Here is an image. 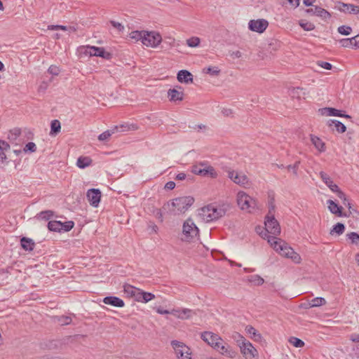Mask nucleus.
I'll list each match as a JSON object with an SVG mask.
<instances>
[{
  "mask_svg": "<svg viewBox=\"0 0 359 359\" xmlns=\"http://www.w3.org/2000/svg\"><path fill=\"white\" fill-rule=\"evenodd\" d=\"M192 196H181L164 204L163 209L172 215H180L185 212L194 203Z\"/></svg>",
  "mask_w": 359,
  "mask_h": 359,
  "instance_id": "f257e3e1",
  "label": "nucleus"
},
{
  "mask_svg": "<svg viewBox=\"0 0 359 359\" xmlns=\"http://www.w3.org/2000/svg\"><path fill=\"white\" fill-rule=\"evenodd\" d=\"M199 215L203 220L210 222L223 217L225 215V210L222 208L209 205L202 208Z\"/></svg>",
  "mask_w": 359,
  "mask_h": 359,
  "instance_id": "f03ea898",
  "label": "nucleus"
},
{
  "mask_svg": "<svg viewBox=\"0 0 359 359\" xmlns=\"http://www.w3.org/2000/svg\"><path fill=\"white\" fill-rule=\"evenodd\" d=\"M236 334L238 337L237 343L244 358L245 359H257L258 351L253 345L249 341L246 340L241 334L238 333Z\"/></svg>",
  "mask_w": 359,
  "mask_h": 359,
  "instance_id": "7ed1b4c3",
  "label": "nucleus"
},
{
  "mask_svg": "<svg viewBox=\"0 0 359 359\" xmlns=\"http://www.w3.org/2000/svg\"><path fill=\"white\" fill-rule=\"evenodd\" d=\"M274 250L281 256L291 259L294 263L298 264L301 262L300 255L283 241H280V243H275Z\"/></svg>",
  "mask_w": 359,
  "mask_h": 359,
  "instance_id": "20e7f679",
  "label": "nucleus"
},
{
  "mask_svg": "<svg viewBox=\"0 0 359 359\" xmlns=\"http://www.w3.org/2000/svg\"><path fill=\"white\" fill-rule=\"evenodd\" d=\"M238 205L242 210L252 212L257 207V201L245 191H238L236 196Z\"/></svg>",
  "mask_w": 359,
  "mask_h": 359,
  "instance_id": "39448f33",
  "label": "nucleus"
},
{
  "mask_svg": "<svg viewBox=\"0 0 359 359\" xmlns=\"http://www.w3.org/2000/svg\"><path fill=\"white\" fill-rule=\"evenodd\" d=\"M171 346L175 350V353L178 359H191V350L189 347L183 342L172 340L171 341Z\"/></svg>",
  "mask_w": 359,
  "mask_h": 359,
  "instance_id": "423d86ee",
  "label": "nucleus"
},
{
  "mask_svg": "<svg viewBox=\"0 0 359 359\" xmlns=\"http://www.w3.org/2000/svg\"><path fill=\"white\" fill-rule=\"evenodd\" d=\"M162 41L161 34L156 32H144L142 43L146 46L157 47Z\"/></svg>",
  "mask_w": 359,
  "mask_h": 359,
  "instance_id": "0eeeda50",
  "label": "nucleus"
},
{
  "mask_svg": "<svg viewBox=\"0 0 359 359\" xmlns=\"http://www.w3.org/2000/svg\"><path fill=\"white\" fill-rule=\"evenodd\" d=\"M320 177L323 182L330 189V190L333 192L337 193V196L341 200H346V197L345 194L340 190L339 187L334 183L330 177V176L325 172L320 171Z\"/></svg>",
  "mask_w": 359,
  "mask_h": 359,
  "instance_id": "6e6552de",
  "label": "nucleus"
},
{
  "mask_svg": "<svg viewBox=\"0 0 359 359\" xmlns=\"http://www.w3.org/2000/svg\"><path fill=\"white\" fill-rule=\"evenodd\" d=\"M228 177L231 179L235 184H237L241 187H247L250 186V182L247 177L243 172H238L235 170L228 171Z\"/></svg>",
  "mask_w": 359,
  "mask_h": 359,
  "instance_id": "1a4fd4ad",
  "label": "nucleus"
},
{
  "mask_svg": "<svg viewBox=\"0 0 359 359\" xmlns=\"http://www.w3.org/2000/svg\"><path fill=\"white\" fill-rule=\"evenodd\" d=\"M83 48L85 49L84 53L90 56L101 57L107 60H110L112 57L111 53L105 51L102 47L87 46Z\"/></svg>",
  "mask_w": 359,
  "mask_h": 359,
  "instance_id": "9d476101",
  "label": "nucleus"
},
{
  "mask_svg": "<svg viewBox=\"0 0 359 359\" xmlns=\"http://www.w3.org/2000/svg\"><path fill=\"white\" fill-rule=\"evenodd\" d=\"M199 230L192 219H187L183 224V234L187 241L194 238L198 234Z\"/></svg>",
  "mask_w": 359,
  "mask_h": 359,
  "instance_id": "9b49d317",
  "label": "nucleus"
},
{
  "mask_svg": "<svg viewBox=\"0 0 359 359\" xmlns=\"http://www.w3.org/2000/svg\"><path fill=\"white\" fill-rule=\"evenodd\" d=\"M130 126L131 127H130L128 126H124V125H121L119 126H116L114 128H113L112 129L107 130L103 132L102 133H101L98 136V140L100 141L107 140L113 134H114L115 133H116L118 131L124 132V131H127V130H130V128H132L133 130L137 129V127L135 125H131Z\"/></svg>",
  "mask_w": 359,
  "mask_h": 359,
  "instance_id": "f8f14e48",
  "label": "nucleus"
},
{
  "mask_svg": "<svg viewBox=\"0 0 359 359\" xmlns=\"http://www.w3.org/2000/svg\"><path fill=\"white\" fill-rule=\"evenodd\" d=\"M201 339L213 348H219V342L223 341L222 337L212 332H203L201 334Z\"/></svg>",
  "mask_w": 359,
  "mask_h": 359,
  "instance_id": "ddd939ff",
  "label": "nucleus"
},
{
  "mask_svg": "<svg viewBox=\"0 0 359 359\" xmlns=\"http://www.w3.org/2000/svg\"><path fill=\"white\" fill-rule=\"evenodd\" d=\"M264 224L266 227L265 229L269 233L278 235L280 233L279 223L275 219L274 215H266Z\"/></svg>",
  "mask_w": 359,
  "mask_h": 359,
  "instance_id": "4468645a",
  "label": "nucleus"
},
{
  "mask_svg": "<svg viewBox=\"0 0 359 359\" xmlns=\"http://www.w3.org/2000/svg\"><path fill=\"white\" fill-rule=\"evenodd\" d=\"M191 172L195 175H201L203 177L210 176L213 179L217 178L218 175L215 169L210 165H205V167L203 168L202 169H199L198 166H192Z\"/></svg>",
  "mask_w": 359,
  "mask_h": 359,
  "instance_id": "2eb2a0df",
  "label": "nucleus"
},
{
  "mask_svg": "<svg viewBox=\"0 0 359 359\" xmlns=\"http://www.w3.org/2000/svg\"><path fill=\"white\" fill-rule=\"evenodd\" d=\"M269 25V22L264 19L251 20L248 23L249 29L258 33L264 32Z\"/></svg>",
  "mask_w": 359,
  "mask_h": 359,
  "instance_id": "dca6fc26",
  "label": "nucleus"
},
{
  "mask_svg": "<svg viewBox=\"0 0 359 359\" xmlns=\"http://www.w3.org/2000/svg\"><path fill=\"white\" fill-rule=\"evenodd\" d=\"M101 196V191L98 189H90L88 190L86 194L88 202L95 208L98 206L100 202Z\"/></svg>",
  "mask_w": 359,
  "mask_h": 359,
  "instance_id": "f3484780",
  "label": "nucleus"
},
{
  "mask_svg": "<svg viewBox=\"0 0 359 359\" xmlns=\"http://www.w3.org/2000/svg\"><path fill=\"white\" fill-rule=\"evenodd\" d=\"M306 12L311 15L320 17L323 20L329 19L331 17L330 13L327 11L317 6L306 9Z\"/></svg>",
  "mask_w": 359,
  "mask_h": 359,
  "instance_id": "a211bd4d",
  "label": "nucleus"
},
{
  "mask_svg": "<svg viewBox=\"0 0 359 359\" xmlns=\"http://www.w3.org/2000/svg\"><path fill=\"white\" fill-rule=\"evenodd\" d=\"M219 348H215L219 351L221 354L233 358L236 357V352L227 344L223 341L219 342Z\"/></svg>",
  "mask_w": 359,
  "mask_h": 359,
  "instance_id": "6ab92c4d",
  "label": "nucleus"
},
{
  "mask_svg": "<svg viewBox=\"0 0 359 359\" xmlns=\"http://www.w3.org/2000/svg\"><path fill=\"white\" fill-rule=\"evenodd\" d=\"M321 111V114L323 115L325 114L327 116H339V117H344L346 118H351V116L348 114H342L340 110H338L332 107H325L320 109Z\"/></svg>",
  "mask_w": 359,
  "mask_h": 359,
  "instance_id": "aec40b11",
  "label": "nucleus"
},
{
  "mask_svg": "<svg viewBox=\"0 0 359 359\" xmlns=\"http://www.w3.org/2000/svg\"><path fill=\"white\" fill-rule=\"evenodd\" d=\"M311 142L315 148L320 153L325 152L326 150L325 143L318 136L310 135Z\"/></svg>",
  "mask_w": 359,
  "mask_h": 359,
  "instance_id": "412c9836",
  "label": "nucleus"
},
{
  "mask_svg": "<svg viewBox=\"0 0 359 359\" xmlns=\"http://www.w3.org/2000/svg\"><path fill=\"white\" fill-rule=\"evenodd\" d=\"M103 302L106 304L111 305L116 307H123L124 302L119 297L115 296L106 297L103 299Z\"/></svg>",
  "mask_w": 359,
  "mask_h": 359,
  "instance_id": "4be33fe9",
  "label": "nucleus"
},
{
  "mask_svg": "<svg viewBox=\"0 0 359 359\" xmlns=\"http://www.w3.org/2000/svg\"><path fill=\"white\" fill-rule=\"evenodd\" d=\"M177 78L180 83H188L193 81V76L191 73L185 69L179 71Z\"/></svg>",
  "mask_w": 359,
  "mask_h": 359,
  "instance_id": "5701e85b",
  "label": "nucleus"
},
{
  "mask_svg": "<svg viewBox=\"0 0 359 359\" xmlns=\"http://www.w3.org/2000/svg\"><path fill=\"white\" fill-rule=\"evenodd\" d=\"M168 97L171 102L182 101L184 99V93L183 91H179L175 88L169 89L168 91Z\"/></svg>",
  "mask_w": 359,
  "mask_h": 359,
  "instance_id": "b1692460",
  "label": "nucleus"
},
{
  "mask_svg": "<svg viewBox=\"0 0 359 359\" xmlns=\"http://www.w3.org/2000/svg\"><path fill=\"white\" fill-rule=\"evenodd\" d=\"M327 205H328V209L332 213V214H334V215H337L339 217H341V216H345L346 217L347 215L346 214H344L343 215L342 214V207L341 206H339L334 201H333L332 200H328L327 202Z\"/></svg>",
  "mask_w": 359,
  "mask_h": 359,
  "instance_id": "393cba45",
  "label": "nucleus"
},
{
  "mask_svg": "<svg viewBox=\"0 0 359 359\" xmlns=\"http://www.w3.org/2000/svg\"><path fill=\"white\" fill-rule=\"evenodd\" d=\"M246 332L250 336V337L255 341H262L263 337L260 333H259L255 327L251 325H248L245 327Z\"/></svg>",
  "mask_w": 359,
  "mask_h": 359,
  "instance_id": "a878e982",
  "label": "nucleus"
},
{
  "mask_svg": "<svg viewBox=\"0 0 359 359\" xmlns=\"http://www.w3.org/2000/svg\"><path fill=\"white\" fill-rule=\"evenodd\" d=\"M20 245L22 248L26 251H32L35 246L33 240L27 237H22L20 239Z\"/></svg>",
  "mask_w": 359,
  "mask_h": 359,
  "instance_id": "bb28decb",
  "label": "nucleus"
},
{
  "mask_svg": "<svg viewBox=\"0 0 359 359\" xmlns=\"http://www.w3.org/2000/svg\"><path fill=\"white\" fill-rule=\"evenodd\" d=\"M329 127L334 126L338 133H343L346 130V127L344 123L337 120H330L327 122Z\"/></svg>",
  "mask_w": 359,
  "mask_h": 359,
  "instance_id": "cd10ccee",
  "label": "nucleus"
},
{
  "mask_svg": "<svg viewBox=\"0 0 359 359\" xmlns=\"http://www.w3.org/2000/svg\"><path fill=\"white\" fill-rule=\"evenodd\" d=\"M91 163L92 159L89 156H80L76 161V165L81 169L86 168L90 165Z\"/></svg>",
  "mask_w": 359,
  "mask_h": 359,
  "instance_id": "c85d7f7f",
  "label": "nucleus"
},
{
  "mask_svg": "<svg viewBox=\"0 0 359 359\" xmlns=\"http://www.w3.org/2000/svg\"><path fill=\"white\" fill-rule=\"evenodd\" d=\"M289 95L292 98L301 99L305 95V93L303 92V88L300 87L291 88L289 89Z\"/></svg>",
  "mask_w": 359,
  "mask_h": 359,
  "instance_id": "c756f323",
  "label": "nucleus"
},
{
  "mask_svg": "<svg viewBox=\"0 0 359 359\" xmlns=\"http://www.w3.org/2000/svg\"><path fill=\"white\" fill-rule=\"evenodd\" d=\"M10 149V145L4 140H0V162L6 159L5 151Z\"/></svg>",
  "mask_w": 359,
  "mask_h": 359,
  "instance_id": "7c9ffc66",
  "label": "nucleus"
},
{
  "mask_svg": "<svg viewBox=\"0 0 359 359\" xmlns=\"http://www.w3.org/2000/svg\"><path fill=\"white\" fill-rule=\"evenodd\" d=\"M335 8L341 12L351 13V10L353 8V4L337 1Z\"/></svg>",
  "mask_w": 359,
  "mask_h": 359,
  "instance_id": "2f4dec72",
  "label": "nucleus"
},
{
  "mask_svg": "<svg viewBox=\"0 0 359 359\" xmlns=\"http://www.w3.org/2000/svg\"><path fill=\"white\" fill-rule=\"evenodd\" d=\"M181 316H179V318L181 320H187L192 318L193 316L196 315V313L189 309H181Z\"/></svg>",
  "mask_w": 359,
  "mask_h": 359,
  "instance_id": "473e14b6",
  "label": "nucleus"
},
{
  "mask_svg": "<svg viewBox=\"0 0 359 359\" xmlns=\"http://www.w3.org/2000/svg\"><path fill=\"white\" fill-rule=\"evenodd\" d=\"M139 288H137L133 285L129 284H125L123 285V292L126 294L127 297L133 298L135 295V292L137 291Z\"/></svg>",
  "mask_w": 359,
  "mask_h": 359,
  "instance_id": "72a5a7b5",
  "label": "nucleus"
},
{
  "mask_svg": "<svg viewBox=\"0 0 359 359\" xmlns=\"http://www.w3.org/2000/svg\"><path fill=\"white\" fill-rule=\"evenodd\" d=\"M61 129V125L60 122L58 120H53L51 121L50 124V135H57Z\"/></svg>",
  "mask_w": 359,
  "mask_h": 359,
  "instance_id": "f704fd0d",
  "label": "nucleus"
},
{
  "mask_svg": "<svg viewBox=\"0 0 359 359\" xmlns=\"http://www.w3.org/2000/svg\"><path fill=\"white\" fill-rule=\"evenodd\" d=\"M345 230V226L342 223L336 224L333 228L330 230V233L333 235L334 233L337 235H341Z\"/></svg>",
  "mask_w": 359,
  "mask_h": 359,
  "instance_id": "c9c22d12",
  "label": "nucleus"
},
{
  "mask_svg": "<svg viewBox=\"0 0 359 359\" xmlns=\"http://www.w3.org/2000/svg\"><path fill=\"white\" fill-rule=\"evenodd\" d=\"M248 280L255 285H262L264 282V279L259 275L250 276L248 277Z\"/></svg>",
  "mask_w": 359,
  "mask_h": 359,
  "instance_id": "e433bc0d",
  "label": "nucleus"
},
{
  "mask_svg": "<svg viewBox=\"0 0 359 359\" xmlns=\"http://www.w3.org/2000/svg\"><path fill=\"white\" fill-rule=\"evenodd\" d=\"M53 212L52 210H45L39 212L36 215V217L39 219L48 220L49 219H50V217H53Z\"/></svg>",
  "mask_w": 359,
  "mask_h": 359,
  "instance_id": "4c0bfd02",
  "label": "nucleus"
},
{
  "mask_svg": "<svg viewBox=\"0 0 359 359\" xmlns=\"http://www.w3.org/2000/svg\"><path fill=\"white\" fill-rule=\"evenodd\" d=\"M57 323L60 325H67L72 323V318L67 316H61L55 317Z\"/></svg>",
  "mask_w": 359,
  "mask_h": 359,
  "instance_id": "58836bf2",
  "label": "nucleus"
},
{
  "mask_svg": "<svg viewBox=\"0 0 359 359\" xmlns=\"http://www.w3.org/2000/svg\"><path fill=\"white\" fill-rule=\"evenodd\" d=\"M326 304V300L323 297H316L313 298L310 303L311 307H316L325 305Z\"/></svg>",
  "mask_w": 359,
  "mask_h": 359,
  "instance_id": "ea45409f",
  "label": "nucleus"
},
{
  "mask_svg": "<svg viewBox=\"0 0 359 359\" xmlns=\"http://www.w3.org/2000/svg\"><path fill=\"white\" fill-rule=\"evenodd\" d=\"M201 42L200 38L197 36H192L187 39V44L188 46L195 48L199 46Z\"/></svg>",
  "mask_w": 359,
  "mask_h": 359,
  "instance_id": "a19ab883",
  "label": "nucleus"
},
{
  "mask_svg": "<svg viewBox=\"0 0 359 359\" xmlns=\"http://www.w3.org/2000/svg\"><path fill=\"white\" fill-rule=\"evenodd\" d=\"M288 341L296 348H302L304 346V342L302 339L295 337H291Z\"/></svg>",
  "mask_w": 359,
  "mask_h": 359,
  "instance_id": "79ce46f5",
  "label": "nucleus"
},
{
  "mask_svg": "<svg viewBox=\"0 0 359 359\" xmlns=\"http://www.w3.org/2000/svg\"><path fill=\"white\" fill-rule=\"evenodd\" d=\"M339 43L344 48H354L353 37L350 39H342L339 41Z\"/></svg>",
  "mask_w": 359,
  "mask_h": 359,
  "instance_id": "37998d69",
  "label": "nucleus"
},
{
  "mask_svg": "<svg viewBox=\"0 0 359 359\" xmlns=\"http://www.w3.org/2000/svg\"><path fill=\"white\" fill-rule=\"evenodd\" d=\"M338 32L342 35H349L352 32V28L350 26L341 25L337 29Z\"/></svg>",
  "mask_w": 359,
  "mask_h": 359,
  "instance_id": "c03bdc74",
  "label": "nucleus"
},
{
  "mask_svg": "<svg viewBox=\"0 0 359 359\" xmlns=\"http://www.w3.org/2000/svg\"><path fill=\"white\" fill-rule=\"evenodd\" d=\"M48 228L51 231L60 232L59 221H50L48 223Z\"/></svg>",
  "mask_w": 359,
  "mask_h": 359,
  "instance_id": "a18cd8bd",
  "label": "nucleus"
},
{
  "mask_svg": "<svg viewBox=\"0 0 359 359\" xmlns=\"http://www.w3.org/2000/svg\"><path fill=\"white\" fill-rule=\"evenodd\" d=\"M145 31H134L132 32L130 35V38L134 39L137 41L140 40L142 42L143 36Z\"/></svg>",
  "mask_w": 359,
  "mask_h": 359,
  "instance_id": "49530a36",
  "label": "nucleus"
},
{
  "mask_svg": "<svg viewBox=\"0 0 359 359\" xmlns=\"http://www.w3.org/2000/svg\"><path fill=\"white\" fill-rule=\"evenodd\" d=\"M142 302L144 303H147L148 302L154 299L155 298V295L151 292H142Z\"/></svg>",
  "mask_w": 359,
  "mask_h": 359,
  "instance_id": "de8ad7c7",
  "label": "nucleus"
},
{
  "mask_svg": "<svg viewBox=\"0 0 359 359\" xmlns=\"http://www.w3.org/2000/svg\"><path fill=\"white\" fill-rule=\"evenodd\" d=\"M275 208V200L273 197H271L269 201V212L267 215H274Z\"/></svg>",
  "mask_w": 359,
  "mask_h": 359,
  "instance_id": "09e8293b",
  "label": "nucleus"
},
{
  "mask_svg": "<svg viewBox=\"0 0 359 359\" xmlns=\"http://www.w3.org/2000/svg\"><path fill=\"white\" fill-rule=\"evenodd\" d=\"M299 25L306 31H311L315 28V26L313 23L309 22H304L302 20L299 22Z\"/></svg>",
  "mask_w": 359,
  "mask_h": 359,
  "instance_id": "8fccbe9b",
  "label": "nucleus"
},
{
  "mask_svg": "<svg viewBox=\"0 0 359 359\" xmlns=\"http://www.w3.org/2000/svg\"><path fill=\"white\" fill-rule=\"evenodd\" d=\"M21 134L20 129L14 128L10 131L8 138L12 140H15Z\"/></svg>",
  "mask_w": 359,
  "mask_h": 359,
  "instance_id": "3c124183",
  "label": "nucleus"
},
{
  "mask_svg": "<svg viewBox=\"0 0 359 359\" xmlns=\"http://www.w3.org/2000/svg\"><path fill=\"white\" fill-rule=\"evenodd\" d=\"M347 237L351 241L353 244L358 245L359 243V235L355 232H351L347 234Z\"/></svg>",
  "mask_w": 359,
  "mask_h": 359,
  "instance_id": "603ef678",
  "label": "nucleus"
},
{
  "mask_svg": "<svg viewBox=\"0 0 359 359\" xmlns=\"http://www.w3.org/2000/svg\"><path fill=\"white\" fill-rule=\"evenodd\" d=\"M219 72L220 69L217 67H209L205 69V73L212 76H217Z\"/></svg>",
  "mask_w": 359,
  "mask_h": 359,
  "instance_id": "864d4df0",
  "label": "nucleus"
},
{
  "mask_svg": "<svg viewBox=\"0 0 359 359\" xmlns=\"http://www.w3.org/2000/svg\"><path fill=\"white\" fill-rule=\"evenodd\" d=\"M36 150V144L32 142H28L25 148H24V151L25 152L27 151H30V152H34Z\"/></svg>",
  "mask_w": 359,
  "mask_h": 359,
  "instance_id": "5fc2aeb1",
  "label": "nucleus"
},
{
  "mask_svg": "<svg viewBox=\"0 0 359 359\" xmlns=\"http://www.w3.org/2000/svg\"><path fill=\"white\" fill-rule=\"evenodd\" d=\"M74 226V223L72 221H68L64 222V225L62 231L67 232L69 231Z\"/></svg>",
  "mask_w": 359,
  "mask_h": 359,
  "instance_id": "6e6d98bb",
  "label": "nucleus"
},
{
  "mask_svg": "<svg viewBox=\"0 0 359 359\" xmlns=\"http://www.w3.org/2000/svg\"><path fill=\"white\" fill-rule=\"evenodd\" d=\"M49 74L53 76H57L60 74V69L57 66L50 65L48 69Z\"/></svg>",
  "mask_w": 359,
  "mask_h": 359,
  "instance_id": "4d7b16f0",
  "label": "nucleus"
},
{
  "mask_svg": "<svg viewBox=\"0 0 359 359\" xmlns=\"http://www.w3.org/2000/svg\"><path fill=\"white\" fill-rule=\"evenodd\" d=\"M317 64L320 67H322L323 69H327V70H330V69H331L332 68V64H330V62H327L318 61Z\"/></svg>",
  "mask_w": 359,
  "mask_h": 359,
  "instance_id": "13d9d810",
  "label": "nucleus"
},
{
  "mask_svg": "<svg viewBox=\"0 0 359 359\" xmlns=\"http://www.w3.org/2000/svg\"><path fill=\"white\" fill-rule=\"evenodd\" d=\"M280 241H282L280 239L277 240V238H276L274 236H268V242L271 244V245L273 247V249H274V246H275V243H280Z\"/></svg>",
  "mask_w": 359,
  "mask_h": 359,
  "instance_id": "bf43d9fd",
  "label": "nucleus"
},
{
  "mask_svg": "<svg viewBox=\"0 0 359 359\" xmlns=\"http://www.w3.org/2000/svg\"><path fill=\"white\" fill-rule=\"evenodd\" d=\"M142 290L140 289H138L137 291L135 292V295L133 297V299H134L135 301L142 302Z\"/></svg>",
  "mask_w": 359,
  "mask_h": 359,
  "instance_id": "052dcab7",
  "label": "nucleus"
},
{
  "mask_svg": "<svg viewBox=\"0 0 359 359\" xmlns=\"http://www.w3.org/2000/svg\"><path fill=\"white\" fill-rule=\"evenodd\" d=\"M67 26H64V25H49L48 27V29L49 30H57V29H61V30H64V31H66L67 30Z\"/></svg>",
  "mask_w": 359,
  "mask_h": 359,
  "instance_id": "680f3d73",
  "label": "nucleus"
},
{
  "mask_svg": "<svg viewBox=\"0 0 359 359\" xmlns=\"http://www.w3.org/2000/svg\"><path fill=\"white\" fill-rule=\"evenodd\" d=\"M111 25L118 29L119 31H122L124 29V27L119 22L111 20Z\"/></svg>",
  "mask_w": 359,
  "mask_h": 359,
  "instance_id": "e2e57ef3",
  "label": "nucleus"
},
{
  "mask_svg": "<svg viewBox=\"0 0 359 359\" xmlns=\"http://www.w3.org/2000/svg\"><path fill=\"white\" fill-rule=\"evenodd\" d=\"M300 164V161H297L293 164V174L295 177L298 176L297 170L299 169V166Z\"/></svg>",
  "mask_w": 359,
  "mask_h": 359,
  "instance_id": "0e129e2a",
  "label": "nucleus"
},
{
  "mask_svg": "<svg viewBox=\"0 0 359 359\" xmlns=\"http://www.w3.org/2000/svg\"><path fill=\"white\" fill-rule=\"evenodd\" d=\"M175 183L172 181H169L165 184V189H168V190H172L175 188Z\"/></svg>",
  "mask_w": 359,
  "mask_h": 359,
  "instance_id": "69168bd1",
  "label": "nucleus"
},
{
  "mask_svg": "<svg viewBox=\"0 0 359 359\" xmlns=\"http://www.w3.org/2000/svg\"><path fill=\"white\" fill-rule=\"evenodd\" d=\"M350 339L355 343H359V334H352L350 336Z\"/></svg>",
  "mask_w": 359,
  "mask_h": 359,
  "instance_id": "338daca9",
  "label": "nucleus"
},
{
  "mask_svg": "<svg viewBox=\"0 0 359 359\" xmlns=\"http://www.w3.org/2000/svg\"><path fill=\"white\" fill-rule=\"evenodd\" d=\"M353 46L355 48H359V34L353 36Z\"/></svg>",
  "mask_w": 359,
  "mask_h": 359,
  "instance_id": "774afa93",
  "label": "nucleus"
}]
</instances>
